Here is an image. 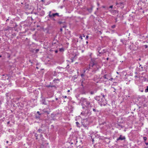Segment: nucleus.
Instances as JSON below:
<instances>
[{"label":"nucleus","mask_w":148,"mask_h":148,"mask_svg":"<svg viewBox=\"0 0 148 148\" xmlns=\"http://www.w3.org/2000/svg\"><path fill=\"white\" fill-rule=\"evenodd\" d=\"M81 101L83 104V105H82V108L84 110H92V109L93 111H95L96 109L94 108H92V106H91L90 101V99L82 97Z\"/></svg>","instance_id":"1"},{"label":"nucleus","mask_w":148,"mask_h":148,"mask_svg":"<svg viewBox=\"0 0 148 148\" xmlns=\"http://www.w3.org/2000/svg\"><path fill=\"white\" fill-rule=\"evenodd\" d=\"M102 97L100 96H97L95 97V99L98 101L99 104L101 106H105L107 104L106 100L105 98V95L102 94L101 95Z\"/></svg>","instance_id":"2"},{"label":"nucleus","mask_w":148,"mask_h":148,"mask_svg":"<svg viewBox=\"0 0 148 148\" xmlns=\"http://www.w3.org/2000/svg\"><path fill=\"white\" fill-rule=\"evenodd\" d=\"M81 123L83 126L85 127H87L89 124V122L87 118L82 120Z\"/></svg>","instance_id":"3"},{"label":"nucleus","mask_w":148,"mask_h":148,"mask_svg":"<svg viewBox=\"0 0 148 148\" xmlns=\"http://www.w3.org/2000/svg\"><path fill=\"white\" fill-rule=\"evenodd\" d=\"M97 65V62L95 60V59H91L89 64V68L91 67H93L94 66H96Z\"/></svg>","instance_id":"4"},{"label":"nucleus","mask_w":148,"mask_h":148,"mask_svg":"<svg viewBox=\"0 0 148 148\" xmlns=\"http://www.w3.org/2000/svg\"><path fill=\"white\" fill-rule=\"evenodd\" d=\"M51 11L49 12V14L48 15V17L50 18H51L52 17H55L56 16H59V14L58 13H55L53 14H51Z\"/></svg>","instance_id":"5"},{"label":"nucleus","mask_w":148,"mask_h":148,"mask_svg":"<svg viewBox=\"0 0 148 148\" xmlns=\"http://www.w3.org/2000/svg\"><path fill=\"white\" fill-rule=\"evenodd\" d=\"M125 136H122L121 135H120L119 137L117 138L116 139V142L119 140H124L125 139Z\"/></svg>","instance_id":"6"},{"label":"nucleus","mask_w":148,"mask_h":148,"mask_svg":"<svg viewBox=\"0 0 148 148\" xmlns=\"http://www.w3.org/2000/svg\"><path fill=\"white\" fill-rule=\"evenodd\" d=\"M109 11L113 15H114L118 13V12L117 10L112 9L109 10Z\"/></svg>","instance_id":"7"},{"label":"nucleus","mask_w":148,"mask_h":148,"mask_svg":"<svg viewBox=\"0 0 148 148\" xmlns=\"http://www.w3.org/2000/svg\"><path fill=\"white\" fill-rule=\"evenodd\" d=\"M89 113L88 112H82L81 114L83 116H88Z\"/></svg>","instance_id":"8"},{"label":"nucleus","mask_w":148,"mask_h":148,"mask_svg":"<svg viewBox=\"0 0 148 148\" xmlns=\"http://www.w3.org/2000/svg\"><path fill=\"white\" fill-rule=\"evenodd\" d=\"M42 104L44 105H47V103L46 101V100L45 99H43L42 100Z\"/></svg>","instance_id":"9"},{"label":"nucleus","mask_w":148,"mask_h":148,"mask_svg":"<svg viewBox=\"0 0 148 148\" xmlns=\"http://www.w3.org/2000/svg\"><path fill=\"white\" fill-rule=\"evenodd\" d=\"M40 112H37V113L39 115L37 116V115L36 116V119H40V117L39 116L41 114L40 113Z\"/></svg>","instance_id":"10"},{"label":"nucleus","mask_w":148,"mask_h":148,"mask_svg":"<svg viewBox=\"0 0 148 148\" xmlns=\"http://www.w3.org/2000/svg\"><path fill=\"white\" fill-rule=\"evenodd\" d=\"M35 136L36 137V139L37 140L38 139V134H37L36 133H35Z\"/></svg>","instance_id":"11"},{"label":"nucleus","mask_w":148,"mask_h":148,"mask_svg":"<svg viewBox=\"0 0 148 148\" xmlns=\"http://www.w3.org/2000/svg\"><path fill=\"white\" fill-rule=\"evenodd\" d=\"M3 116V113H2V112H0V117H1Z\"/></svg>","instance_id":"12"},{"label":"nucleus","mask_w":148,"mask_h":148,"mask_svg":"<svg viewBox=\"0 0 148 148\" xmlns=\"http://www.w3.org/2000/svg\"><path fill=\"white\" fill-rule=\"evenodd\" d=\"M113 8V5H111L109 6V7L108 8V9L109 10H111L112 9V8Z\"/></svg>","instance_id":"13"},{"label":"nucleus","mask_w":148,"mask_h":148,"mask_svg":"<svg viewBox=\"0 0 148 148\" xmlns=\"http://www.w3.org/2000/svg\"><path fill=\"white\" fill-rule=\"evenodd\" d=\"M59 50L61 52H62L64 51V49L63 48H61L59 49Z\"/></svg>","instance_id":"14"},{"label":"nucleus","mask_w":148,"mask_h":148,"mask_svg":"<svg viewBox=\"0 0 148 148\" xmlns=\"http://www.w3.org/2000/svg\"><path fill=\"white\" fill-rule=\"evenodd\" d=\"M76 125L77 126H78V127H79V124L78 123V122H76Z\"/></svg>","instance_id":"15"},{"label":"nucleus","mask_w":148,"mask_h":148,"mask_svg":"<svg viewBox=\"0 0 148 148\" xmlns=\"http://www.w3.org/2000/svg\"><path fill=\"white\" fill-rule=\"evenodd\" d=\"M148 92V86L147 87L146 89L145 90V92Z\"/></svg>","instance_id":"16"},{"label":"nucleus","mask_w":148,"mask_h":148,"mask_svg":"<svg viewBox=\"0 0 148 148\" xmlns=\"http://www.w3.org/2000/svg\"><path fill=\"white\" fill-rule=\"evenodd\" d=\"M103 78L105 79H108V78L106 77V75H105L103 76Z\"/></svg>","instance_id":"17"},{"label":"nucleus","mask_w":148,"mask_h":148,"mask_svg":"<svg viewBox=\"0 0 148 148\" xmlns=\"http://www.w3.org/2000/svg\"><path fill=\"white\" fill-rule=\"evenodd\" d=\"M42 131V130L41 129H39L38 130V132H39V133H40V132H41Z\"/></svg>","instance_id":"18"},{"label":"nucleus","mask_w":148,"mask_h":148,"mask_svg":"<svg viewBox=\"0 0 148 148\" xmlns=\"http://www.w3.org/2000/svg\"><path fill=\"white\" fill-rule=\"evenodd\" d=\"M115 27H116L115 25H113L111 26L112 28H113V29L115 28Z\"/></svg>","instance_id":"19"},{"label":"nucleus","mask_w":148,"mask_h":148,"mask_svg":"<svg viewBox=\"0 0 148 148\" xmlns=\"http://www.w3.org/2000/svg\"><path fill=\"white\" fill-rule=\"evenodd\" d=\"M43 145H42L41 146H40L38 148H43Z\"/></svg>","instance_id":"20"},{"label":"nucleus","mask_w":148,"mask_h":148,"mask_svg":"<svg viewBox=\"0 0 148 148\" xmlns=\"http://www.w3.org/2000/svg\"><path fill=\"white\" fill-rule=\"evenodd\" d=\"M111 88H112V89H113V90H113V92H115V90H116V89L114 88V87H112Z\"/></svg>","instance_id":"21"},{"label":"nucleus","mask_w":148,"mask_h":148,"mask_svg":"<svg viewBox=\"0 0 148 148\" xmlns=\"http://www.w3.org/2000/svg\"><path fill=\"white\" fill-rule=\"evenodd\" d=\"M143 138L145 141L147 139V137H143Z\"/></svg>","instance_id":"22"},{"label":"nucleus","mask_w":148,"mask_h":148,"mask_svg":"<svg viewBox=\"0 0 148 148\" xmlns=\"http://www.w3.org/2000/svg\"><path fill=\"white\" fill-rule=\"evenodd\" d=\"M39 51V49H36L35 50V52L36 53H37Z\"/></svg>","instance_id":"23"},{"label":"nucleus","mask_w":148,"mask_h":148,"mask_svg":"<svg viewBox=\"0 0 148 148\" xmlns=\"http://www.w3.org/2000/svg\"><path fill=\"white\" fill-rule=\"evenodd\" d=\"M90 94H91V95H92L93 94H94V92L93 91H91L90 92Z\"/></svg>","instance_id":"24"},{"label":"nucleus","mask_w":148,"mask_h":148,"mask_svg":"<svg viewBox=\"0 0 148 148\" xmlns=\"http://www.w3.org/2000/svg\"><path fill=\"white\" fill-rule=\"evenodd\" d=\"M58 23L59 24H61L62 23H63V22H62L61 21H59Z\"/></svg>","instance_id":"25"},{"label":"nucleus","mask_w":148,"mask_h":148,"mask_svg":"<svg viewBox=\"0 0 148 148\" xmlns=\"http://www.w3.org/2000/svg\"><path fill=\"white\" fill-rule=\"evenodd\" d=\"M79 38H80L81 40L82 39V37L81 36H80L79 37Z\"/></svg>","instance_id":"26"},{"label":"nucleus","mask_w":148,"mask_h":148,"mask_svg":"<svg viewBox=\"0 0 148 148\" xmlns=\"http://www.w3.org/2000/svg\"><path fill=\"white\" fill-rule=\"evenodd\" d=\"M81 76L82 77L84 76V75L83 74H81Z\"/></svg>","instance_id":"27"},{"label":"nucleus","mask_w":148,"mask_h":148,"mask_svg":"<svg viewBox=\"0 0 148 148\" xmlns=\"http://www.w3.org/2000/svg\"><path fill=\"white\" fill-rule=\"evenodd\" d=\"M66 27V25H64L63 26H62L63 27Z\"/></svg>","instance_id":"28"},{"label":"nucleus","mask_w":148,"mask_h":148,"mask_svg":"<svg viewBox=\"0 0 148 148\" xmlns=\"http://www.w3.org/2000/svg\"><path fill=\"white\" fill-rule=\"evenodd\" d=\"M145 48H147V45H145L144 46Z\"/></svg>","instance_id":"29"},{"label":"nucleus","mask_w":148,"mask_h":148,"mask_svg":"<svg viewBox=\"0 0 148 148\" xmlns=\"http://www.w3.org/2000/svg\"><path fill=\"white\" fill-rule=\"evenodd\" d=\"M88 36H87L86 37V39H87L88 38Z\"/></svg>","instance_id":"30"},{"label":"nucleus","mask_w":148,"mask_h":148,"mask_svg":"<svg viewBox=\"0 0 148 148\" xmlns=\"http://www.w3.org/2000/svg\"><path fill=\"white\" fill-rule=\"evenodd\" d=\"M63 98H67V96H63Z\"/></svg>","instance_id":"31"},{"label":"nucleus","mask_w":148,"mask_h":148,"mask_svg":"<svg viewBox=\"0 0 148 148\" xmlns=\"http://www.w3.org/2000/svg\"><path fill=\"white\" fill-rule=\"evenodd\" d=\"M10 121H8V122H7V124L8 125L10 124Z\"/></svg>","instance_id":"32"},{"label":"nucleus","mask_w":148,"mask_h":148,"mask_svg":"<svg viewBox=\"0 0 148 148\" xmlns=\"http://www.w3.org/2000/svg\"><path fill=\"white\" fill-rule=\"evenodd\" d=\"M57 81V80L56 79H54L53 80V81L54 82H56Z\"/></svg>","instance_id":"33"},{"label":"nucleus","mask_w":148,"mask_h":148,"mask_svg":"<svg viewBox=\"0 0 148 148\" xmlns=\"http://www.w3.org/2000/svg\"><path fill=\"white\" fill-rule=\"evenodd\" d=\"M55 53H58V50H56V51H55Z\"/></svg>","instance_id":"34"},{"label":"nucleus","mask_w":148,"mask_h":148,"mask_svg":"<svg viewBox=\"0 0 148 148\" xmlns=\"http://www.w3.org/2000/svg\"><path fill=\"white\" fill-rule=\"evenodd\" d=\"M42 136H42V134H40V137H42Z\"/></svg>","instance_id":"35"},{"label":"nucleus","mask_w":148,"mask_h":148,"mask_svg":"<svg viewBox=\"0 0 148 148\" xmlns=\"http://www.w3.org/2000/svg\"><path fill=\"white\" fill-rule=\"evenodd\" d=\"M92 141L93 142H93H94V139L92 138Z\"/></svg>","instance_id":"36"},{"label":"nucleus","mask_w":148,"mask_h":148,"mask_svg":"<svg viewBox=\"0 0 148 148\" xmlns=\"http://www.w3.org/2000/svg\"><path fill=\"white\" fill-rule=\"evenodd\" d=\"M145 144H146V145H148V143H145Z\"/></svg>","instance_id":"37"},{"label":"nucleus","mask_w":148,"mask_h":148,"mask_svg":"<svg viewBox=\"0 0 148 148\" xmlns=\"http://www.w3.org/2000/svg\"><path fill=\"white\" fill-rule=\"evenodd\" d=\"M41 1H42V2H44L45 1V0H41Z\"/></svg>","instance_id":"38"},{"label":"nucleus","mask_w":148,"mask_h":148,"mask_svg":"<svg viewBox=\"0 0 148 148\" xmlns=\"http://www.w3.org/2000/svg\"><path fill=\"white\" fill-rule=\"evenodd\" d=\"M62 28H61V29H60V30L61 31H62Z\"/></svg>","instance_id":"39"},{"label":"nucleus","mask_w":148,"mask_h":148,"mask_svg":"<svg viewBox=\"0 0 148 148\" xmlns=\"http://www.w3.org/2000/svg\"><path fill=\"white\" fill-rule=\"evenodd\" d=\"M119 126H120L121 127V128L123 127V126H121V125H119Z\"/></svg>","instance_id":"40"},{"label":"nucleus","mask_w":148,"mask_h":148,"mask_svg":"<svg viewBox=\"0 0 148 148\" xmlns=\"http://www.w3.org/2000/svg\"><path fill=\"white\" fill-rule=\"evenodd\" d=\"M48 87H52V86H48Z\"/></svg>","instance_id":"41"},{"label":"nucleus","mask_w":148,"mask_h":148,"mask_svg":"<svg viewBox=\"0 0 148 148\" xmlns=\"http://www.w3.org/2000/svg\"><path fill=\"white\" fill-rule=\"evenodd\" d=\"M83 37H85V36L84 35V34H83Z\"/></svg>","instance_id":"42"},{"label":"nucleus","mask_w":148,"mask_h":148,"mask_svg":"<svg viewBox=\"0 0 148 148\" xmlns=\"http://www.w3.org/2000/svg\"><path fill=\"white\" fill-rule=\"evenodd\" d=\"M56 100H58V98H56Z\"/></svg>","instance_id":"43"},{"label":"nucleus","mask_w":148,"mask_h":148,"mask_svg":"<svg viewBox=\"0 0 148 148\" xmlns=\"http://www.w3.org/2000/svg\"><path fill=\"white\" fill-rule=\"evenodd\" d=\"M8 143V141H6V143Z\"/></svg>","instance_id":"44"},{"label":"nucleus","mask_w":148,"mask_h":148,"mask_svg":"<svg viewBox=\"0 0 148 148\" xmlns=\"http://www.w3.org/2000/svg\"><path fill=\"white\" fill-rule=\"evenodd\" d=\"M47 112V114H49V112Z\"/></svg>","instance_id":"45"},{"label":"nucleus","mask_w":148,"mask_h":148,"mask_svg":"<svg viewBox=\"0 0 148 148\" xmlns=\"http://www.w3.org/2000/svg\"><path fill=\"white\" fill-rule=\"evenodd\" d=\"M88 41H86V43L87 44V43H88Z\"/></svg>","instance_id":"46"},{"label":"nucleus","mask_w":148,"mask_h":148,"mask_svg":"<svg viewBox=\"0 0 148 148\" xmlns=\"http://www.w3.org/2000/svg\"><path fill=\"white\" fill-rule=\"evenodd\" d=\"M68 92H69V90H68Z\"/></svg>","instance_id":"47"},{"label":"nucleus","mask_w":148,"mask_h":148,"mask_svg":"<svg viewBox=\"0 0 148 148\" xmlns=\"http://www.w3.org/2000/svg\"><path fill=\"white\" fill-rule=\"evenodd\" d=\"M1 57V56H0V57Z\"/></svg>","instance_id":"48"},{"label":"nucleus","mask_w":148,"mask_h":148,"mask_svg":"<svg viewBox=\"0 0 148 148\" xmlns=\"http://www.w3.org/2000/svg\"><path fill=\"white\" fill-rule=\"evenodd\" d=\"M108 58H107V60H108Z\"/></svg>","instance_id":"49"},{"label":"nucleus","mask_w":148,"mask_h":148,"mask_svg":"<svg viewBox=\"0 0 148 148\" xmlns=\"http://www.w3.org/2000/svg\"><path fill=\"white\" fill-rule=\"evenodd\" d=\"M69 66V65H68L67 66Z\"/></svg>","instance_id":"50"},{"label":"nucleus","mask_w":148,"mask_h":148,"mask_svg":"<svg viewBox=\"0 0 148 148\" xmlns=\"http://www.w3.org/2000/svg\"><path fill=\"white\" fill-rule=\"evenodd\" d=\"M145 148H147V147H145Z\"/></svg>","instance_id":"51"}]
</instances>
